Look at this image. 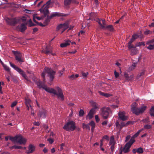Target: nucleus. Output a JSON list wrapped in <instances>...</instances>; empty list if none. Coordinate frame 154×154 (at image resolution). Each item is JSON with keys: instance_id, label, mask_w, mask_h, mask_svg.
<instances>
[{"instance_id": "1", "label": "nucleus", "mask_w": 154, "mask_h": 154, "mask_svg": "<svg viewBox=\"0 0 154 154\" xmlns=\"http://www.w3.org/2000/svg\"><path fill=\"white\" fill-rule=\"evenodd\" d=\"M35 82L39 88H42L48 92L52 93L54 95H56L58 98H60L61 100H64V96L62 91L59 87H57L56 88L57 91L55 90L53 88H47L44 83L42 82L39 79H37L35 80Z\"/></svg>"}, {"instance_id": "2", "label": "nucleus", "mask_w": 154, "mask_h": 154, "mask_svg": "<svg viewBox=\"0 0 154 154\" xmlns=\"http://www.w3.org/2000/svg\"><path fill=\"white\" fill-rule=\"evenodd\" d=\"M46 72L48 73V75L49 77L50 80L51 81H53L54 78V75L56 72L50 68L46 67L44 69V71L41 74V76L43 79L44 82H45V75Z\"/></svg>"}, {"instance_id": "3", "label": "nucleus", "mask_w": 154, "mask_h": 154, "mask_svg": "<svg viewBox=\"0 0 154 154\" xmlns=\"http://www.w3.org/2000/svg\"><path fill=\"white\" fill-rule=\"evenodd\" d=\"M75 128V123L73 121L68 122L63 127V129L67 131H73Z\"/></svg>"}, {"instance_id": "4", "label": "nucleus", "mask_w": 154, "mask_h": 154, "mask_svg": "<svg viewBox=\"0 0 154 154\" xmlns=\"http://www.w3.org/2000/svg\"><path fill=\"white\" fill-rule=\"evenodd\" d=\"M52 3L51 0L48 1L39 10L41 13L44 14V17L46 16L49 13L48 9L50 5Z\"/></svg>"}, {"instance_id": "5", "label": "nucleus", "mask_w": 154, "mask_h": 154, "mask_svg": "<svg viewBox=\"0 0 154 154\" xmlns=\"http://www.w3.org/2000/svg\"><path fill=\"white\" fill-rule=\"evenodd\" d=\"M147 106H143L139 108L134 106L132 107L131 110L133 113L137 115H138L144 112Z\"/></svg>"}, {"instance_id": "6", "label": "nucleus", "mask_w": 154, "mask_h": 154, "mask_svg": "<svg viewBox=\"0 0 154 154\" xmlns=\"http://www.w3.org/2000/svg\"><path fill=\"white\" fill-rule=\"evenodd\" d=\"M100 114L104 119H106L109 118V114L111 112V110L109 107H102L100 109Z\"/></svg>"}, {"instance_id": "7", "label": "nucleus", "mask_w": 154, "mask_h": 154, "mask_svg": "<svg viewBox=\"0 0 154 154\" xmlns=\"http://www.w3.org/2000/svg\"><path fill=\"white\" fill-rule=\"evenodd\" d=\"M13 53L15 55L16 60L20 63L24 62V60L22 54L18 51H13Z\"/></svg>"}, {"instance_id": "8", "label": "nucleus", "mask_w": 154, "mask_h": 154, "mask_svg": "<svg viewBox=\"0 0 154 154\" xmlns=\"http://www.w3.org/2000/svg\"><path fill=\"white\" fill-rule=\"evenodd\" d=\"M10 64L12 68L21 75L25 79L27 80V76L25 72L23 70L18 67L16 66L11 62H10Z\"/></svg>"}, {"instance_id": "9", "label": "nucleus", "mask_w": 154, "mask_h": 154, "mask_svg": "<svg viewBox=\"0 0 154 154\" xmlns=\"http://www.w3.org/2000/svg\"><path fill=\"white\" fill-rule=\"evenodd\" d=\"M133 143L130 141V140L125 145L123 149H122H122L124 152L126 153L129 152L130 151V148Z\"/></svg>"}, {"instance_id": "10", "label": "nucleus", "mask_w": 154, "mask_h": 154, "mask_svg": "<svg viewBox=\"0 0 154 154\" xmlns=\"http://www.w3.org/2000/svg\"><path fill=\"white\" fill-rule=\"evenodd\" d=\"M52 48L51 46H46L45 49H43L42 51V52L44 53L47 55H49L50 54L53 56L55 55V54L52 53Z\"/></svg>"}, {"instance_id": "11", "label": "nucleus", "mask_w": 154, "mask_h": 154, "mask_svg": "<svg viewBox=\"0 0 154 154\" xmlns=\"http://www.w3.org/2000/svg\"><path fill=\"white\" fill-rule=\"evenodd\" d=\"M15 142L19 143L20 145H25L26 142V140L20 135H17Z\"/></svg>"}, {"instance_id": "12", "label": "nucleus", "mask_w": 154, "mask_h": 154, "mask_svg": "<svg viewBox=\"0 0 154 154\" xmlns=\"http://www.w3.org/2000/svg\"><path fill=\"white\" fill-rule=\"evenodd\" d=\"M6 21L8 24L13 26H14L18 22L16 18H7Z\"/></svg>"}, {"instance_id": "13", "label": "nucleus", "mask_w": 154, "mask_h": 154, "mask_svg": "<svg viewBox=\"0 0 154 154\" xmlns=\"http://www.w3.org/2000/svg\"><path fill=\"white\" fill-rule=\"evenodd\" d=\"M28 22L26 21L24 23H22L20 26H18L17 27V29L22 32L24 31L27 29L26 26Z\"/></svg>"}, {"instance_id": "14", "label": "nucleus", "mask_w": 154, "mask_h": 154, "mask_svg": "<svg viewBox=\"0 0 154 154\" xmlns=\"http://www.w3.org/2000/svg\"><path fill=\"white\" fill-rule=\"evenodd\" d=\"M35 146L32 144H29L28 147V150L27 153L28 154L32 153L35 150Z\"/></svg>"}, {"instance_id": "15", "label": "nucleus", "mask_w": 154, "mask_h": 154, "mask_svg": "<svg viewBox=\"0 0 154 154\" xmlns=\"http://www.w3.org/2000/svg\"><path fill=\"white\" fill-rule=\"evenodd\" d=\"M119 118L121 120L123 121H125L127 120L128 119V117L125 115V113L124 112H119L118 113Z\"/></svg>"}, {"instance_id": "16", "label": "nucleus", "mask_w": 154, "mask_h": 154, "mask_svg": "<svg viewBox=\"0 0 154 154\" xmlns=\"http://www.w3.org/2000/svg\"><path fill=\"white\" fill-rule=\"evenodd\" d=\"M46 111L45 110L43 109L42 111H39L38 116L40 118L42 117V118H45L46 116Z\"/></svg>"}, {"instance_id": "17", "label": "nucleus", "mask_w": 154, "mask_h": 154, "mask_svg": "<svg viewBox=\"0 0 154 154\" xmlns=\"http://www.w3.org/2000/svg\"><path fill=\"white\" fill-rule=\"evenodd\" d=\"M95 111H94V109H91L88 113V116H89V119H92L93 117V115L95 113Z\"/></svg>"}, {"instance_id": "18", "label": "nucleus", "mask_w": 154, "mask_h": 154, "mask_svg": "<svg viewBox=\"0 0 154 154\" xmlns=\"http://www.w3.org/2000/svg\"><path fill=\"white\" fill-rule=\"evenodd\" d=\"M130 124V122H128L126 123L123 122H121L119 124V131H120L123 127L127 126Z\"/></svg>"}, {"instance_id": "19", "label": "nucleus", "mask_w": 154, "mask_h": 154, "mask_svg": "<svg viewBox=\"0 0 154 154\" xmlns=\"http://www.w3.org/2000/svg\"><path fill=\"white\" fill-rule=\"evenodd\" d=\"M139 132L138 131L136 134H135L131 138L130 140V141L132 142V143H134L135 141V140L134 139L138 137L140 134Z\"/></svg>"}, {"instance_id": "20", "label": "nucleus", "mask_w": 154, "mask_h": 154, "mask_svg": "<svg viewBox=\"0 0 154 154\" xmlns=\"http://www.w3.org/2000/svg\"><path fill=\"white\" fill-rule=\"evenodd\" d=\"M71 41L69 40L66 41L65 43H62L60 44V46L62 48L66 47L68 45H70Z\"/></svg>"}, {"instance_id": "21", "label": "nucleus", "mask_w": 154, "mask_h": 154, "mask_svg": "<svg viewBox=\"0 0 154 154\" xmlns=\"http://www.w3.org/2000/svg\"><path fill=\"white\" fill-rule=\"evenodd\" d=\"M91 103L93 106V108L91 109H94V111H95L96 109H99V107L98 106V105L96 102L92 101L91 102Z\"/></svg>"}, {"instance_id": "22", "label": "nucleus", "mask_w": 154, "mask_h": 154, "mask_svg": "<svg viewBox=\"0 0 154 154\" xmlns=\"http://www.w3.org/2000/svg\"><path fill=\"white\" fill-rule=\"evenodd\" d=\"M46 16H47V17L45 19L43 22V23L45 24V26L48 24L51 19L50 18L49 16L48 15Z\"/></svg>"}, {"instance_id": "23", "label": "nucleus", "mask_w": 154, "mask_h": 154, "mask_svg": "<svg viewBox=\"0 0 154 154\" xmlns=\"http://www.w3.org/2000/svg\"><path fill=\"white\" fill-rule=\"evenodd\" d=\"M55 17H66L67 14H64L60 12H54Z\"/></svg>"}, {"instance_id": "24", "label": "nucleus", "mask_w": 154, "mask_h": 154, "mask_svg": "<svg viewBox=\"0 0 154 154\" xmlns=\"http://www.w3.org/2000/svg\"><path fill=\"white\" fill-rule=\"evenodd\" d=\"M116 143V142L114 140V137L113 136H111L110 138V141L109 143V145H115Z\"/></svg>"}, {"instance_id": "25", "label": "nucleus", "mask_w": 154, "mask_h": 154, "mask_svg": "<svg viewBox=\"0 0 154 154\" xmlns=\"http://www.w3.org/2000/svg\"><path fill=\"white\" fill-rule=\"evenodd\" d=\"M25 101L26 105H29L31 109H32V107L30 105V103L31 102V100L29 99L26 98Z\"/></svg>"}, {"instance_id": "26", "label": "nucleus", "mask_w": 154, "mask_h": 154, "mask_svg": "<svg viewBox=\"0 0 154 154\" xmlns=\"http://www.w3.org/2000/svg\"><path fill=\"white\" fill-rule=\"evenodd\" d=\"M96 16V14L94 13H91L90 14V17L88 20H95L94 18Z\"/></svg>"}, {"instance_id": "27", "label": "nucleus", "mask_w": 154, "mask_h": 154, "mask_svg": "<svg viewBox=\"0 0 154 154\" xmlns=\"http://www.w3.org/2000/svg\"><path fill=\"white\" fill-rule=\"evenodd\" d=\"M89 125L92 127L91 131L93 132L95 127V123L93 121H91L90 122Z\"/></svg>"}, {"instance_id": "28", "label": "nucleus", "mask_w": 154, "mask_h": 154, "mask_svg": "<svg viewBox=\"0 0 154 154\" xmlns=\"http://www.w3.org/2000/svg\"><path fill=\"white\" fill-rule=\"evenodd\" d=\"M72 0H64V5L66 6L69 5L71 3Z\"/></svg>"}, {"instance_id": "29", "label": "nucleus", "mask_w": 154, "mask_h": 154, "mask_svg": "<svg viewBox=\"0 0 154 154\" xmlns=\"http://www.w3.org/2000/svg\"><path fill=\"white\" fill-rule=\"evenodd\" d=\"M104 29H107L111 31H113L114 29L113 26L112 25H109L106 26H105V28Z\"/></svg>"}, {"instance_id": "30", "label": "nucleus", "mask_w": 154, "mask_h": 154, "mask_svg": "<svg viewBox=\"0 0 154 154\" xmlns=\"http://www.w3.org/2000/svg\"><path fill=\"white\" fill-rule=\"evenodd\" d=\"M144 128L145 129L148 130L149 129H151L152 128V126L151 125L149 124L145 125L144 126Z\"/></svg>"}, {"instance_id": "31", "label": "nucleus", "mask_w": 154, "mask_h": 154, "mask_svg": "<svg viewBox=\"0 0 154 154\" xmlns=\"http://www.w3.org/2000/svg\"><path fill=\"white\" fill-rule=\"evenodd\" d=\"M83 128L84 129L88 130L89 131L90 130V128L89 127V125L88 124H85L83 123L82 124Z\"/></svg>"}, {"instance_id": "32", "label": "nucleus", "mask_w": 154, "mask_h": 154, "mask_svg": "<svg viewBox=\"0 0 154 154\" xmlns=\"http://www.w3.org/2000/svg\"><path fill=\"white\" fill-rule=\"evenodd\" d=\"M96 21L98 23L99 25L101 26L102 29L105 28V26L104 25H103L101 23V20L100 19L98 18L96 20Z\"/></svg>"}, {"instance_id": "33", "label": "nucleus", "mask_w": 154, "mask_h": 154, "mask_svg": "<svg viewBox=\"0 0 154 154\" xmlns=\"http://www.w3.org/2000/svg\"><path fill=\"white\" fill-rule=\"evenodd\" d=\"M139 37V35L136 33H134L132 36V38L135 41Z\"/></svg>"}, {"instance_id": "34", "label": "nucleus", "mask_w": 154, "mask_h": 154, "mask_svg": "<svg viewBox=\"0 0 154 154\" xmlns=\"http://www.w3.org/2000/svg\"><path fill=\"white\" fill-rule=\"evenodd\" d=\"M144 74V71H143L142 72L139 73L138 75L137 76V79H139L141 77V76H142Z\"/></svg>"}, {"instance_id": "35", "label": "nucleus", "mask_w": 154, "mask_h": 154, "mask_svg": "<svg viewBox=\"0 0 154 154\" xmlns=\"http://www.w3.org/2000/svg\"><path fill=\"white\" fill-rule=\"evenodd\" d=\"M63 27H64L65 29H67L69 27L68 22L67 21L66 22L62 24Z\"/></svg>"}, {"instance_id": "36", "label": "nucleus", "mask_w": 154, "mask_h": 154, "mask_svg": "<svg viewBox=\"0 0 154 154\" xmlns=\"http://www.w3.org/2000/svg\"><path fill=\"white\" fill-rule=\"evenodd\" d=\"M9 139L11 140L12 142H15L17 138V135L15 136L14 137H12L11 136H9Z\"/></svg>"}, {"instance_id": "37", "label": "nucleus", "mask_w": 154, "mask_h": 154, "mask_svg": "<svg viewBox=\"0 0 154 154\" xmlns=\"http://www.w3.org/2000/svg\"><path fill=\"white\" fill-rule=\"evenodd\" d=\"M137 64V63H133L132 64V65L129 68V70H132L134 69L135 68Z\"/></svg>"}, {"instance_id": "38", "label": "nucleus", "mask_w": 154, "mask_h": 154, "mask_svg": "<svg viewBox=\"0 0 154 154\" xmlns=\"http://www.w3.org/2000/svg\"><path fill=\"white\" fill-rule=\"evenodd\" d=\"M149 50H153L154 49V44H150L146 47Z\"/></svg>"}, {"instance_id": "39", "label": "nucleus", "mask_w": 154, "mask_h": 154, "mask_svg": "<svg viewBox=\"0 0 154 154\" xmlns=\"http://www.w3.org/2000/svg\"><path fill=\"white\" fill-rule=\"evenodd\" d=\"M137 152L138 153H142L143 152V149L141 147H139L137 149Z\"/></svg>"}, {"instance_id": "40", "label": "nucleus", "mask_w": 154, "mask_h": 154, "mask_svg": "<svg viewBox=\"0 0 154 154\" xmlns=\"http://www.w3.org/2000/svg\"><path fill=\"white\" fill-rule=\"evenodd\" d=\"M128 48L129 50H131L132 49H134L136 48V47L134 45H132V44H130L129 45H128Z\"/></svg>"}, {"instance_id": "41", "label": "nucleus", "mask_w": 154, "mask_h": 154, "mask_svg": "<svg viewBox=\"0 0 154 154\" xmlns=\"http://www.w3.org/2000/svg\"><path fill=\"white\" fill-rule=\"evenodd\" d=\"M2 66L5 70L8 72H10V69L9 67L8 66H7L6 65H5L4 64L3 65H2Z\"/></svg>"}, {"instance_id": "42", "label": "nucleus", "mask_w": 154, "mask_h": 154, "mask_svg": "<svg viewBox=\"0 0 154 154\" xmlns=\"http://www.w3.org/2000/svg\"><path fill=\"white\" fill-rule=\"evenodd\" d=\"M79 116H82L84 114V112L82 109H80L79 112Z\"/></svg>"}, {"instance_id": "43", "label": "nucleus", "mask_w": 154, "mask_h": 154, "mask_svg": "<svg viewBox=\"0 0 154 154\" xmlns=\"http://www.w3.org/2000/svg\"><path fill=\"white\" fill-rule=\"evenodd\" d=\"M141 45H144L145 44L144 43L142 42H139L137 43L136 44V47L140 46H141Z\"/></svg>"}, {"instance_id": "44", "label": "nucleus", "mask_w": 154, "mask_h": 154, "mask_svg": "<svg viewBox=\"0 0 154 154\" xmlns=\"http://www.w3.org/2000/svg\"><path fill=\"white\" fill-rule=\"evenodd\" d=\"M130 51L131 52L132 54L133 55H134L137 52L136 48L134 49H132Z\"/></svg>"}, {"instance_id": "45", "label": "nucleus", "mask_w": 154, "mask_h": 154, "mask_svg": "<svg viewBox=\"0 0 154 154\" xmlns=\"http://www.w3.org/2000/svg\"><path fill=\"white\" fill-rule=\"evenodd\" d=\"M45 17H44V15L42 16L41 17L35 16V18L38 20H40L42 19H43Z\"/></svg>"}, {"instance_id": "46", "label": "nucleus", "mask_w": 154, "mask_h": 154, "mask_svg": "<svg viewBox=\"0 0 154 154\" xmlns=\"http://www.w3.org/2000/svg\"><path fill=\"white\" fill-rule=\"evenodd\" d=\"M63 27L62 26V24H60L57 26L56 29V30L57 31H58L60 30V29Z\"/></svg>"}, {"instance_id": "47", "label": "nucleus", "mask_w": 154, "mask_h": 154, "mask_svg": "<svg viewBox=\"0 0 154 154\" xmlns=\"http://www.w3.org/2000/svg\"><path fill=\"white\" fill-rule=\"evenodd\" d=\"M47 141H48L50 144H52L54 142V140L51 138L48 139Z\"/></svg>"}, {"instance_id": "48", "label": "nucleus", "mask_w": 154, "mask_h": 154, "mask_svg": "<svg viewBox=\"0 0 154 154\" xmlns=\"http://www.w3.org/2000/svg\"><path fill=\"white\" fill-rule=\"evenodd\" d=\"M17 102L16 101H14L11 104V107H13L15 106L17 104Z\"/></svg>"}, {"instance_id": "49", "label": "nucleus", "mask_w": 154, "mask_h": 154, "mask_svg": "<svg viewBox=\"0 0 154 154\" xmlns=\"http://www.w3.org/2000/svg\"><path fill=\"white\" fill-rule=\"evenodd\" d=\"M82 75L83 77L85 78L86 77L87 75H88V73L87 72L86 73L82 72Z\"/></svg>"}, {"instance_id": "50", "label": "nucleus", "mask_w": 154, "mask_h": 154, "mask_svg": "<svg viewBox=\"0 0 154 154\" xmlns=\"http://www.w3.org/2000/svg\"><path fill=\"white\" fill-rule=\"evenodd\" d=\"M111 145V146L110 147V149H111V151L112 152H113L114 151V148H115L114 145Z\"/></svg>"}, {"instance_id": "51", "label": "nucleus", "mask_w": 154, "mask_h": 154, "mask_svg": "<svg viewBox=\"0 0 154 154\" xmlns=\"http://www.w3.org/2000/svg\"><path fill=\"white\" fill-rule=\"evenodd\" d=\"M124 76L127 79V80H130V79L129 78L128 75L127 73H125L124 74Z\"/></svg>"}, {"instance_id": "52", "label": "nucleus", "mask_w": 154, "mask_h": 154, "mask_svg": "<svg viewBox=\"0 0 154 154\" xmlns=\"http://www.w3.org/2000/svg\"><path fill=\"white\" fill-rule=\"evenodd\" d=\"M103 139L106 140H109V137L107 135H105L103 136Z\"/></svg>"}, {"instance_id": "53", "label": "nucleus", "mask_w": 154, "mask_h": 154, "mask_svg": "<svg viewBox=\"0 0 154 154\" xmlns=\"http://www.w3.org/2000/svg\"><path fill=\"white\" fill-rule=\"evenodd\" d=\"M114 75L115 77L117 78L119 76V73L117 72L116 70L114 72Z\"/></svg>"}, {"instance_id": "54", "label": "nucleus", "mask_w": 154, "mask_h": 154, "mask_svg": "<svg viewBox=\"0 0 154 154\" xmlns=\"http://www.w3.org/2000/svg\"><path fill=\"white\" fill-rule=\"evenodd\" d=\"M95 120L97 122H98L100 121V119L99 118L98 116L97 115H96L95 116Z\"/></svg>"}, {"instance_id": "55", "label": "nucleus", "mask_w": 154, "mask_h": 154, "mask_svg": "<svg viewBox=\"0 0 154 154\" xmlns=\"http://www.w3.org/2000/svg\"><path fill=\"white\" fill-rule=\"evenodd\" d=\"M119 122L118 121H116V127L119 128Z\"/></svg>"}, {"instance_id": "56", "label": "nucleus", "mask_w": 154, "mask_h": 154, "mask_svg": "<svg viewBox=\"0 0 154 154\" xmlns=\"http://www.w3.org/2000/svg\"><path fill=\"white\" fill-rule=\"evenodd\" d=\"M131 136L129 135H128L125 138V142H127L128 141L130 138Z\"/></svg>"}, {"instance_id": "57", "label": "nucleus", "mask_w": 154, "mask_h": 154, "mask_svg": "<svg viewBox=\"0 0 154 154\" xmlns=\"http://www.w3.org/2000/svg\"><path fill=\"white\" fill-rule=\"evenodd\" d=\"M134 41L132 39V38L128 42V45H129L130 44H131L132 43L134 42Z\"/></svg>"}, {"instance_id": "58", "label": "nucleus", "mask_w": 154, "mask_h": 154, "mask_svg": "<svg viewBox=\"0 0 154 154\" xmlns=\"http://www.w3.org/2000/svg\"><path fill=\"white\" fill-rule=\"evenodd\" d=\"M29 27H31L35 26V24L32 22L29 23Z\"/></svg>"}, {"instance_id": "59", "label": "nucleus", "mask_w": 154, "mask_h": 154, "mask_svg": "<svg viewBox=\"0 0 154 154\" xmlns=\"http://www.w3.org/2000/svg\"><path fill=\"white\" fill-rule=\"evenodd\" d=\"M150 112H152V113L154 112V106H152L150 110Z\"/></svg>"}, {"instance_id": "60", "label": "nucleus", "mask_w": 154, "mask_h": 154, "mask_svg": "<svg viewBox=\"0 0 154 154\" xmlns=\"http://www.w3.org/2000/svg\"><path fill=\"white\" fill-rule=\"evenodd\" d=\"M71 2L76 4H78L79 3V2L76 0H72Z\"/></svg>"}, {"instance_id": "61", "label": "nucleus", "mask_w": 154, "mask_h": 154, "mask_svg": "<svg viewBox=\"0 0 154 154\" xmlns=\"http://www.w3.org/2000/svg\"><path fill=\"white\" fill-rule=\"evenodd\" d=\"M37 24H38V25L42 27H45V24L44 23L42 24L41 22H40V23L38 22V23H37Z\"/></svg>"}, {"instance_id": "62", "label": "nucleus", "mask_w": 154, "mask_h": 154, "mask_svg": "<svg viewBox=\"0 0 154 154\" xmlns=\"http://www.w3.org/2000/svg\"><path fill=\"white\" fill-rule=\"evenodd\" d=\"M98 93L100 95H101L102 96H104V95H105V93L101 91H99Z\"/></svg>"}, {"instance_id": "63", "label": "nucleus", "mask_w": 154, "mask_h": 154, "mask_svg": "<svg viewBox=\"0 0 154 154\" xmlns=\"http://www.w3.org/2000/svg\"><path fill=\"white\" fill-rule=\"evenodd\" d=\"M111 96V95L109 94L108 93H105V95H104V96L106 97H108Z\"/></svg>"}, {"instance_id": "64", "label": "nucleus", "mask_w": 154, "mask_h": 154, "mask_svg": "<svg viewBox=\"0 0 154 154\" xmlns=\"http://www.w3.org/2000/svg\"><path fill=\"white\" fill-rule=\"evenodd\" d=\"M38 30V29L37 28H34L33 29V33H35Z\"/></svg>"}]
</instances>
